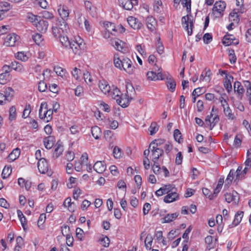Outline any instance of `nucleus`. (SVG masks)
Instances as JSON below:
<instances>
[{"label": "nucleus", "instance_id": "0e129e2a", "mask_svg": "<svg viewBox=\"0 0 251 251\" xmlns=\"http://www.w3.org/2000/svg\"><path fill=\"white\" fill-rule=\"evenodd\" d=\"M100 244L104 247H108L109 245L110 240L107 236L100 238Z\"/></svg>", "mask_w": 251, "mask_h": 251}, {"label": "nucleus", "instance_id": "4be33fe9", "mask_svg": "<svg viewBox=\"0 0 251 251\" xmlns=\"http://www.w3.org/2000/svg\"><path fill=\"white\" fill-rule=\"evenodd\" d=\"M55 138L52 136H49L44 138L43 142L45 147L47 149H50L53 147L55 142Z\"/></svg>", "mask_w": 251, "mask_h": 251}, {"label": "nucleus", "instance_id": "dca6fc26", "mask_svg": "<svg viewBox=\"0 0 251 251\" xmlns=\"http://www.w3.org/2000/svg\"><path fill=\"white\" fill-rule=\"evenodd\" d=\"M104 136L105 140L109 143L110 146L112 148L116 141V137L114 133L111 131L108 130L104 132Z\"/></svg>", "mask_w": 251, "mask_h": 251}, {"label": "nucleus", "instance_id": "6e6552de", "mask_svg": "<svg viewBox=\"0 0 251 251\" xmlns=\"http://www.w3.org/2000/svg\"><path fill=\"white\" fill-rule=\"evenodd\" d=\"M160 68L158 70V73H156L153 71H149L147 73V76L148 79L150 80L155 81L157 80H163L164 77Z\"/></svg>", "mask_w": 251, "mask_h": 251}, {"label": "nucleus", "instance_id": "bb28decb", "mask_svg": "<svg viewBox=\"0 0 251 251\" xmlns=\"http://www.w3.org/2000/svg\"><path fill=\"white\" fill-rule=\"evenodd\" d=\"M11 70H14L18 72L22 73L25 71V68L22 64L17 61L12 62L10 65Z\"/></svg>", "mask_w": 251, "mask_h": 251}, {"label": "nucleus", "instance_id": "c756f323", "mask_svg": "<svg viewBox=\"0 0 251 251\" xmlns=\"http://www.w3.org/2000/svg\"><path fill=\"white\" fill-rule=\"evenodd\" d=\"M20 155V150L18 148L14 149L8 155V159L11 161H14Z\"/></svg>", "mask_w": 251, "mask_h": 251}, {"label": "nucleus", "instance_id": "de8ad7c7", "mask_svg": "<svg viewBox=\"0 0 251 251\" xmlns=\"http://www.w3.org/2000/svg\"><path fill=\"white\" fill-rule=\"evenodd\" d=\"M113 154L115 158L119 159L122 157L123 153L120 148L115 146L113 149Z\"/></svg>", "mask_w": 251, "mask_h": 251}, {"label": "nucleus", "instance_id": "7ed1b4c3", "mask_svg": "<svg viewBox=\"0 0 251 251\" xmlns=\"http://www.w3.org/2000/svg\"><path fill=\"white\" fill-rule=\"evenodd\" d=\"M179 199V195L177 193V189L174 187L171 192L164 197V201L165 203H170Z\"/></svg>", "mask_w": 251, "mask_h": 251}, {"label": "nucleus", "instance_id": "393cba45", "mask_svg": "<svg viewBox=\"0 0 251 251\" xmlns=\"http://www.w3.org/2000/svg\"><path fill=\"white\" fill-rule=\"evenodd\" d=\"M58 11L61 17L60 19H63L66 21L69 15L68 8L66 6L63 5L62 8H60L58 9Z\"/></svg>", "mask_w": 251, "mask_h": 251}, {"label": "nucleus", "instance_id": "603ef678", "mask_svg": "<svg viewBox=\"0 0 251 251\" xmlns=\"http://www.w3.org/2000/svg\"><path fill=\"white\" fill-rule=\"evenodd\" d=\"M104 26L107 32H110L111 34H113L112 33V31H117V29H116V27L115 26V25L113 23L107 22L105 25Z\"/></svg>", "mask_w": 251, "mask_h": 251}, {"label": "nucleus", "instance_id": "774afa93", "mask_svg": "<svg viewBox=\"0 0 251 251\" xmlns=\"http://www.w3.org/2000/svg\"><path fill=\"white\" fill-rule=\"evenodd\" d=\"M42 18L47 19H51L53 18V15L52 13L48 11H43L42 12Z\"/></svg>", "mask_w": 251, "mask_h": 251}, {"label": "nucleus", "instance_id": "b1692460", "mask_svg": "<svg viewBox=\"0 0 251 251\" xmlns=\"http://www.w3.org/2000/svg\"><path fill=\"white\" fill-rule=\"evenodd\" d=\"M48 104L47 102H42L40 105L39 111V116L40 119H45V118L47 119V109Z\"/></svg>", "mask_w": 251, "mask_h": 251}, {"label": "nucleus", "instance_id": "0eeeda50", "mask_svg": "<svg viewBox=\"0 0 251 251\" xmlns=\"http://www.w3.org/2000/svg\"><path fill=\"white\" fill-rule=\"evenodd\" d=\"M222 42L225 46H228L231 45H237L239 41L233 35L226 34L224 36Z\"/></svg>", "mask_w": 251, "mask_h": 251}, {"label": "nucleus", "instance_id": "a211bd4d", "mask_svg": "<svg viewBox=\"0 0 251 251\" xmlns=\"http://www.w3.org/2000/svg\"><path fill=\"white\" fill-rule=\"evenodd\" d=\"M99 87L100 90L105 94L110 92V86L108 82L104 79L99 81Z\"/></svg>", "mask_w": 251, "mask_h": 251}, {"label": "nucleus", "instance_id": "bf43d9fd", "mask_svg": "<svg viewBox=\"0 0 251 251\" xmlns=\"http://www.w3.org/2000/svg\"><path fill=\"white\" fill-rule=\"evenodd\" d=\"M174 187L175 186L171 184L164 185L163 187H161L162 189V192H163V195L168 194V193H169L172 190V188H174Z\"/></svg>", "mask_w": 251, "mask_h": 251}, {"label": "nucleus", "instance_id": "69168bd1", "mask_svg": "<svg viewBox=\"0 0 251 251\" xmlns=\"http://www.w3.org/2000/svg\"><path fill=\"white\" fill-rule=\"evenodd\" d=\"M31 111V107L30 104L26 105L22 115V117L24 119L28 117Z\"/></svg>", "mask_w": 251, "mask_h": 251}, {"label": "nucleus", "instance_id": "c85d7f7f", "mask_svg": "<svg viewBox=\"0 0 251 251\" xmlns=\"http://www.w3.org/2000/svg\"><path fill=\"white\" fill-rule=\"evenodd\" d=\"M166 84L168 89L171 92H174L176 90V82L172 77H167Z\"/></svg>", "mask_w": 251, "mask_h": 251}, {"label": "nucleus", "instance_id": "680f3d73", "mask_svg": "<svg viewBox=\"0 0 251 251\" xmlns=\"http://www.w3.org/2000/svg\"><path fill=\"white\" fill-rule=\"evenodd\" d=\"M203 40L205 44H208L212 41V35L210 33H205L203 36Z\"/></svg>", "mask_w": 251, "mask_h": 251}, {"label": "nucleus", "instance_id": "338daca9", "mask_svg": "<svg viewBox=\"0 0 251 251\" xmlns=\"http://www.w3.org/2000/svg\"><path fill=\"white\" fill-rule=\"evenodd\" d=\"M202 193L206 197L209 198V200H211L213 199V195L208 189L203 188L202 189Z\"/></svg>", "mask_w": 251, "mask_h": 251}, {"label": "nucleus", "instance_id": "1a4fd4ad", "mask_svg": "<svg viewBox=\"0 0 251 251\" xmlns=\"http://www.w3.org/2000/svg\"><path fill=\"white\" fill-rule=\"evenodd\" d=\"M48 25V22L44 20L41 17L38 18V20L35 25L37 29L43 33H45L47 31Z\"/></svg>", "mask_w": 251, "mask_h": 251}, {"label": "nucleus", "instance_id": "473e14b6", "mask_svg": "<svg viewBox=\"0 0 251 251\" xmlns=\"http://www.w3.org/2000/svg\"><path fill=\"white\" fill-rule=\"evenodd\" d=\"M178 216V214L177 213H174L172 214H168L162 219L163 220L162 223H167L172 222L176 219Z\"/></svg>", "mask_w": 251, "mask_h": 251}, {"label": "nucleus", "instance_id": "412c9836", "mask_svg": "<svg viewBox=\"0 0 251 251\" xmlns=\"http://www.w3.org/2000/svg\"><path fill=\"white\" fill-rule=\"evenodd\" d=\"M244 215V212L242 211H238L235 215L234 219L231 225L229 226L230 228L238 226L240 223Z\"/></svg>", "mask_w": 251, "mask_h": 251}, {"label": "nucleus", "instance_id": "052dcab7", "mask_svg": "<svg viewBox=\"0 0 251 251\" xmlns=\"http://www.w3.org/2000/svg\"><path fill=\"white\" fill-rule=\"evenodd\" d=\"M47 84L43 80H41L38 83V90L40 92L46 91L47 89Z\"/></svg>", "mask_w": 251, "mask_h": 251}, {"label": "nucleus", "instance_id": "49530a36", "mask_svg": "<svg viewBox=\"0 0 251 251\" xmlns=\"http://www.w3.org/2000/svg\"><path fill=\"white\" fill-rule=\"evenodd\" d=\"M152 240L153 238L151 235L148 234L145 241V247L147 250H150L151 249Z\"/></svg>", "mask_w": 251, "mask_h": 251}, {"label": "nucleus", "instance_id": "37998d69", "mask_svg": "<svg viewBox=\"0 0 251 251\" xmlns=\"http://www.w3.org/2000/svg\"><path fill=\"white\" fill-rule=\"evenodd\" d=\"M165 142V140L163 139H158L153 140L149 146V148H151V146H155L157 148H159L160 146L164 144Z\"/></svg>", "mask_w": 251, "mask_h": 251}, {"label": "nucleus", "instance_id": "a19ab883", "mask_svg": "<svg viewBox=\"0 0 251 251\" xmlns=\"http://www.w3.org/2000/svg\"><path fill=\"white\" fill-rule=\"evenodd\" d=\"M55 24L57 25V27H59L62 28V29L64 28V26H66V28H68L67 29V33L70 31V28H69V25H68L67 23L66 22V21H65L64 20L57 19V20H56V21L55 22Z\"/></svg>", "mask_w": 251, "mask_h": 251}, {"label": "nucleus", "instance_id": "aec40b11", "mask_svg": "<svg viewBox=\"0 0 251 251\" xmlns=\"http://www.w3.org/2000/svg\"><path fill=\"white\" fill-rule=\"evenodd\" d=\"M110 44L117 50L120 51H122V50L124 49L123 45L125 44L121 40L116 38L110 40Z\"/></svg>", "mask_w": 251, "mask_h": 251}, {"label": "nucleus", "instance_id": "f03ea898", "mask_svg": "<svg viewBox=\"0 0 251 251\" xmlns=\"http://www.w3.org/2000/svg\"><path fill=\"white\" fill-rule=\"evenodd\" d=\"M83 40L79 39V41H72L69 48L71 49L75 54H80V50H83L84 44H82Z\"/></svg>", "mask_w": 251, "mask_h": 251}, {"label": "nucleus", "instance_id": "ddd939ff", "mask_svg": "<svg viewBox=\"0 0 251 251\" xmlns=\"http://www.w3.org/2000/svg\"><path fill=\"white\" fill-rule=\"evenodd\" d=\"M132 98L130 97V99L127 95H125L124 96L122 95L119 99H116L117 103L123 108L127 107Z\"/></svg>", "mask_w": 251, "mask_h": 251}, {"label": "nucleus", "instance_id": "f704fd0d", "mask_svg": "<svg viewBox=\"0 0 251 251\" xmlns=\"http://www.w3.org/2000/svg\"><path fill=\"white\" fill-rule=\"evenodd\" d=\"M235 174V170L234 169H231L226 180L225 186H226L228 187L231 184Z\"/></svg>", "mask_w": 251, "mask_h": 251}, {"label": "nucleus", "instance_id": "6ab92c4d", "mask_svg": "<svg viewBox=\"0 0 251 251\" xmlns=\"http://www.w3.org/2000/svg\"><path fill=\"white\" fill-rule=\"evenodd\" d=\"M234 91L236 92L238 94V98L241 100L245 90L241 82L238 81H235L234 84Z\"/></svg>", "mask_w": 251, "mask_h": 251}, {"label": "nucleus", "instance_id": "4468645a", "mask_svg": "<svg viewBox=\"0 0 251 251\" xmlns=\"http://www.w3.org/2000/svg\"><path fill=\"white\" fill-rule=\"evenodd\" d=\"M38 168L39 171L41 174H45L48 171V163L47 161L44 158H40L38 162Z\"/></svg>", "mask_w": 251, "mask_h": 251}, {"label": "nucleus", "instance_id": "9d476101", "mask_svg": "<svg viewBox=\"0 0 251 251\" xmlns=\"http://www.w3.org/2000/svg\"><path fill=\"white\" fill-rule=\"evenodd\" d=\"M226 7V3L224 1H219L215 2L213 8L214 12H217L219 16H222Z\"/></svg>", "mask_w": 251, "mask_h": 251}, {"label": "nucleus", "instance_id": "20e7f679", "mask_svg": "<svg viewBox=\"0 0 251 251\" xmlns=\"http://www.w3.org/2000/svg\"><path fill=\"white\" fill-rule=\"evenodd\" d=\"M67 29L68 28H66V26H64V28L62 29V28L57 27L55 23L52 26L51 28L52 34L56 39H58L63 35L67 34Z\"/></svg>", "mask_w": 251, "mask_h": 251}, {"label": "nucleus", "instance_id": "39448f33", "mask_svg": "<svg viewBox=\"0 0 251 251\" xmlns=\"http://www.w3.org/2000/svg\"><path fill=\"white\" fill-rule=\"evenodd\" d=\"M150 149L152 152V161L153 163H157L159 157L163 154L164 151L162 149L155 146H151Z\"/></svg>", "mask_w": 251, "mask_h": 251}, {"label": "nucleus", "instance_id": "2eb2a0df", "mask_svg": "<svg viewBox=\"0 0 251 251\" xmlns=\"http://www.w3.org/2000/svg\"><path fill=\"white\" fill-rule=\"evenodd\" d=\"M127 22L130 26L134 29H139L142 25L141 23L137 19L132 16L127 18Z\"/></svg>", "mask_w": 251, "mask_h": 251}, {"label": "nucleus", "instance_id": "f8f14e48", "mask_svg": "<svg viewBox=\"0 0 251 251\" xmlns=\"http://www.w3.org/2000/svg\"><path fill=\"white\" fill-rule=\"evenodd\" d=\"M225 200L228 203L234 201L235 203H238L239 200L238 193L233 191L232 193H226L225 194Z\"/></svg>", "mask_w": 251, "mask_h": 251}, {"label": "nucleus", "instance_id": "cd10ccee", "mask_svg": "<svg viewBox=\"0 0 251 251\" xmlns=\"http://www.w3.org/2000/svg\"><path fill=\"white\" fill-rule=\"evenodd\" d=\"M14 94V91L11 87H7L4 91L3 95L5 97L6 100L9 102L12 99Z\"/></svg>", "mask_w": 251, "mask_h": 251}, {"label": "nucleus", "instance_id": "4d7b16f0", "mask_svg": "<svg viewBox=\"0 0 251 251\" xmlns=\"http://www.w3.org/2000/svg\"><path fill=\"white\" fill-rule=\"evenodd\" d=\"M228 55L229 57V60L231 64H234L236 61V56L235 54L234 50H228Z\"/></svg>", "mask_w": 251, "mask_h": 251}, {"label": "nucleus", "instance_id": "f3484780", "mask_svg": "<svg viewBox=\"0 0 251 251\" xmlns=\"http://www.w3.org/2000/svg\"><path fill=\"white\" fill-rule=\"evenodd\" d=\"M94 170L99 174H101L106 170V164L104 161H97L93 167Z\"/></svg>", "mask_w": 251, "mask_h": 251}, {"label": "nucleus", "instance_id": "6e6d98bb", "mask_svg": "<svg viewBox=\"0 0 251 251\" xmlns=\"http://www.w3.org/2000/svg\"><path fill=\"white\" fill-rule=\"evenodd\" d=\"M72 204H74V203L71 202V199L70 197L66 198L63 202L64 206L68 207L69 211L72 212L74 211L71 207Z\"/></svg>", "mask_w": 251, "mask_h": 251}, {"label": "nucleus", "instance_id": "79ce46f5", "mask_svg": "<svg viewBox=\"0 0 251 251\" xmlns=\"http://www.w3.org/2000/svg\"><path fill=\"white\" fill-rule=\"evenodd\" d=\"M55 24L57 25V27H59L62 28V29L64 28V26H66V28H68L67 29V33L70 31V28H69V25H68L67 23L66 22V21H65L64 20L57 19V20H56V21L55 22Z\"/></svg>", "mask_w": 251, "mask_h": 251}, {"label": "nucleus", "instance_id": "2f4dec72", "mask_svg": "<svg viewBox=\"0 0 251 251\" xmlns=\"http://www.w3.org/2000/svg\"><path fill=\"white\" fill-rule=\"evenodd\" d=\"M91 133L96 139H99L101 135V129L98 126H94L91 128Z\"/></svg>", "mask_w": 251, "mask_h": 251}, {"label": "nucleus", "instance_id": "864d4df0", "mask_svg": "<svg viewBox=\"0 0 251 251\" xmlns=\"http://www.w3.org/2000/svg\"><path fill=\"white\" fill-rule=\"evenodd\" d=\"M174 137L175 140L179 143H181L183 141V139L181 138V134L180 131L178 129H176L174 132Z\"/></svg>", "mask_w": 251, "mask_h": 251}, {"label": "nucleus", "instance_id": "423d86ee", "mask_svg": "<svg viewBox=\"0 0 251 251\" xmlns=\"http://www.w3.org/2000/svg\"><path fill=\"white\" fill-rule=\"evenodd\" d=\"M118 2L119 5L124 9L130 10L134 5L137 4L138 0H118Z\"/></svg>", "mask_w": 251, "mask_h": 251}, {"label": "nucleus", "instance_id": "e433bc0d", "mask_svg": "<svg viewBox=\"0 0 251 251\" xmlns=\"http://www.w3.org/2000/svg\"><path fill=\"white\" fill-rule=\"evenodd\" d=\"M249 170V168L247 167H246L244 169H242L241 174L235 176L234 181L237 183L240 180L244 179L245 178V176Z\"/></svg>", "mask_w": 251, "mask_h": 251}, {"label": "nucleus", "instance_id": "c9c22d12", "mask_svg": "<svg viewBox=\"0 0 251 251\" xmlns=\"http://www.w3.org/2000/svg\"><path fill=\"white\" fill-rule=\"evenodd\" d=\"M12 6L11 4L6 1H0V10L3 11L4 13H6L7 11L12 9Z\"/></svg>", "mask_w": 251, "mask_h": 251}, {"label": "nucleus", "instance_id": "a878e982", "mask_svg": "<svg viewBox=\"0 0 251 251\" xmlns=\"http://www.w3.org/2000/svg\"><path fill=\"white\" fill-rule=\"evenodd\" d=\"M84 5L86 10L93 17L96 16V7L93 5L92 3L86 0L84 1Z\"/></svg>", "mask_w": 251, "mask_h": 251}, {"label": "nucleus", "instance_id": "7c9ffc66", "mask_svg": "<svg viewBox=\"0 0 251 251\" xmlns=\"http://www.w3.org/2000/svg\"><path fill=\"white\" fill-rule=\"evenodd\" d=\"M63 151V147L59 141H58L55 146V150L54 151V156L56 158H58L62 153Z\"/></svg>", "mask_w": 251, "mask_h": 251}, {"label": "nucleus", "instance_id": "5701e85b", "mask_svg": "<svg viewBox=\"0 0 251 251\" xmlns=\"http://www.w3.org/2000/svg\"><path fill=\"white\" fill-rule=\"evenodd\" d=\"M146 21L147 27L149 29H150L151 31H153L155 30L156 21L153 17H148Z\"/></svg>", "mask_w": 251, "mask_h": 251}, {"label": "nucleus", "instance_id": "8fccbe9b", "mask_svg": "<svg viewBox=\"0 0 251 251\" xmlns=\"http://www.w3.org/2000/svg\"><path fill=\"white\" fill-rule=\"evenodd\" d=\"M189 15L187 14L186 16H184L181 18V23L182 25H185L184 27V29L185 30L187 31V33L188 34V31H190V29L189 28Z\"/></svg>", "mask_w": 251, "mask_h": 251}, {"label": "nucleus", "instance_id": "c03bdc74", "mask_svg": "<svg viewBox=\"0 0 251 251\" xmlns=\"http://www.w3.org/2000/svg\"><path fill=\"white\" fill-rule=\"evenodd\" d=\"M224 112L225 114V115L228 117L229 119L231 120H234L235 118V117L233 115V114L232 113V110L229 107L228 105H227V107H224Z\"/></svg>", "mask_w": 251, "mask_h": 251}, {"label": "nucleus", "instance_id": "09e8293b", "mask_svg": "<svg viewBox=\"0 0 251 251\" xmlns=\"http://www.w3.org/2000/svg\"><path fill=\"white\" fill-rule=\"evenodd\" d=\"M158 129L159 126L156 122L151 123L149 129L150 132V135H153L155 134L158 130Z\"/></svg>", "mask_w": 251, "mask_h": 251}, {"label": "nucleus", "instance_id": "e2e57ef3", "mask_svg": "<svg viewBox=\"0 0 251 251\" xmlns=\"http://www.w3.org/2000/svg\"><path fill=\"white\" fill-rule=\"evenodd\" d=\"M83 234L84 231L81 228L79 227L76 228V236L78 240L80 241H82L83 240Z\"/></svg>", "mask_w": 251, "mask_h": 251}, {"label": "nucleus", "instance_id": "ea45409f", "mask_svg": "<svg viewBox=\"0 0 251 251\" xmlns=\"http://www.w3.org/2000/svg\"><path fill=\"white\" fill-rule=\"evenodd\" d=\"M113 61L115 67L119 69L120 70H122L123 59L121 60L118 54H115L114 55Z\"/></svg>", "mask_w": 251, "mask_h": 251}, {"label": "nucleus", "instance_id": "3c124183", "mask_svg": "<svg viewBox=\"0 0 251 251\" xmlns=\"http://www.w3.org/2000/svg\"><path fill=\"white\" fill-rule=\"evenodd\" d=\"M9 120L10 121L15 120L16 118V108L15 106H12L9 109Z\"/></svg>", "mask_w": 251, "mask_h": 251}, {"label": "nucleus", "instance_id": "4c0bfd02", "mask_svg": "<svg viewBox=\"0 0 251 251\" xmlns=\"http://www.w3.org/2000/svg\"><path fill=\"white\" fill-rule=\"evenodd\" d=\"M58 39H59L61 43L65 48H69V46H70L71 41L69 39L67 34L63 35L61 37H59Z\"/></svg>", "mask_w": 251, "mask_h": 251}, {"label": "nucleus", "instance_id": "9b49d317", "mask_svg": "<svg viewBox=\"0 0 251 251\" xmlns=\"http://www.w3.org/2000/svg\"><path fill=\"white\" fill-rule=\"evenodd\" d=\"M132 63L130 59L128 58H124L123 59L122 69L124 70L129 74H131L133 72Z\"/></svg>", "mask_w": 251, "mask_h": 251}, {"label": "nucleus", "instance_id": "a18cd8bd", "mask_svg": "<svg viewBox=\"0 0 251 251\" xmlns=\"http://www.w3.org/2000/svg\"><path fill=\"white\" fill-rule=\"evenodd\" d=\"M12 172V168L10 166L9 167H6L5 166L4 169L2 170V173H1V176L2 177L3 179L7 178L11 174Z\"/></svg>", "mask_w": 251, "mask_h": 251}, {"label": "nucleus", "instance_id": "5fc2aeb1", "mask_svg": "<svg viewBox=\"0 0 251 251\" xmlns=\"http://www.w3.org/2000/svg\"><path fill=\"white\" fill-rule=\"evenodd\" d=\"M40 17V16H38L33 15V14L30 13H28L27 15L28 21L32 23L33 25H35V24H36V22L38 21V18Z\"/></svg>", "mask_w": 251, "mask_h": 251}, {"label": "nucleus", "instance_id": "f257e3e1", "mask_svg": "<svg viewBox=\"0 0 251 251\" xmlns=\"http://www.w3.org/2000/svg\"><path fill=\"white\" fill-rule=\"evenodd\" d=\"M19 38L15 33L9 34L4 38V44L8 47H14L18 44Z\"/></svg>", "mask_w": 251, "mask_h": 251}, {"label": "nucleus", "instance_id": "58836bf2", "mask_svg": "<svg viewBox=\"0 0 251 251\" xmlns=\"http://www.w3.org/2000/svg\"><path fill=\"white\" fill-rule=\"evenodd\" d=\"M11 79L10 74H0V84H6Z\"/></svg>", "mask_w": 251, "mask_h": 251}, {"label": "nucleus", "instance_id": "72a5a7b5", "mask_svg": "<svg viewBox=\"0 0 251 251\" xmlns=\"http://www.w3.org/2000/svg\"><path fill=\"white\" fill-rule=\"evenodd\" d=\"M108 94L116 100L122 95L120 90L117 87H113L112 91L110 90V92Z\"/></svg>", "mask_w": 251, "mask_h": 251}, {"label": "nucleus", "instance_id": "13d9d810", "mask_svg": "<svg viewBox=\"0 0 251 251\" xmlns=\"http://www.w3.org/2000/svg\"><path fill=\"white\" fill-rule=\"evenodd\" d=\"M32 39L35 42L39 45L43 40L42 35L39 33H36L32 35Z\"/></svg>", "mask_w": 251, "mask_h": 251}]
</instances>
